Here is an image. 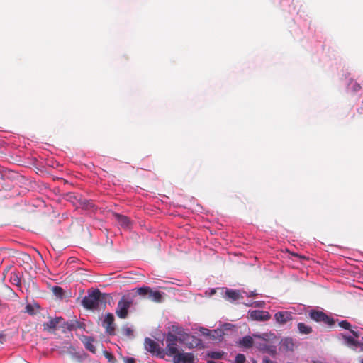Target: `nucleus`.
Listing matches in <instances>:
<instances>
[{
    "label": "nucleus",
    "instance_id": "f257e3e1",
    "mask_svg": "<svg viewBox=\"0 0 363 363\" xmlns=\"http://www.w3.org/2000/svg\"><path fill=\"white\" fill-rule=\"evenodd\" d=\"M106 294L101 293L99 289L89 292L82 300V305L88 310L98 309L101 305H105Z\"/></svg>",
    "mask_w": 363,
    "mask_h": 363
},
{
    "label": "nucleus",
    "instance_id": "f03ea898",
    "mask_svg": "<svg viewBox=\"0 0 363 363\" xmlns=\"http://www.w3.org/2000/svg\"><path fill=\"white\" fill-rule=\"evenodd\" d=\"M133 303V298L130 295H124L118 302L116 308V315L121 319H125L128 315V310Z\"/></svg>",
    "mask_w": 363,
    "mask_h": 363
},
{
    "label": "nucleus",
    "instance_id": "7ed1b4c3",
    "mask_svg": "<svg viewBox=\"0 0 363 363\" xmlns=\"http://www.w3.org/2000/svg\"><path fill=\"white\" fill-rule=\"evenodd\" d=\"M166 354L172 357H174L179 351L177 346V342H182L183 340L179 338L177 335L169 333L167 335L166 339Z\"/></svg>",
    "mask_w": 363,
    "mask_h": 363
},
{
    "label": "nucleus",
    "instance_id": "20e7f679",
    "mask_svg": "<svg viewBox=\"0 0 363 363\" xmlns=\"http://www.w3.org/2000/svg\"><path fill=\"white\" fill-rule=\"evenodd\" d=\"M137 293L140 296H147V298L155 303H161L162 301V296L160 291H153L149 286H143L137 289Z\"/></svg>",
    "mask_w": 363,
    "mask_h": 363
},
{
    "label": "nucleus",
    "instance_id": "39448f33",
    "mask_svg": "<svg viewBox=\"0 0 363 363\" xmlns=\"http://www.w3.org/2000/svg\"><path fill=\"white\" fill-rule=\"evenodd\" d=\"M144 347L147 352L153 355L160 357H163L164 355V350H161L159 344L149 337L145 338Z\"/></svg>",
    "mask_w": 363,
    "mask_h": 363
},
{
    "label": "nucleus",
    "instance_id": "423d86ee",
    "mask_svg": "<svg viewBox=\"0 0 363 363\" xmlns=\"http://www.w3.org/2000/svg\"><path fill=\"white\" fill-rule=\"evenodd\" d=\"M310 318L318 323H323L328 325H333L334 324L333 318L327 315L325 313L319 311L313 310L309 313Z\"/></svg>",
    "mask_w": 363,
    "mask_h": 363
},
{
    "label": "nucleus",
    "instance_id": "0eeeda50",
    "mask_svg": "<svg viewBox=\"0 0 363 363\" xmlns=\"http://www.w3.org/2000/svg\"><path fill=\"white\" fill-rule=\"evenodd\" d=\"M174 363H195V357L191 352H179L173 357Z\"/></svg>",
    "mask_w": 363,
    "mask_h": 363
},
{
    "label": "nucleus",
    "instance_id": "6e6552de",
    "mask_svg": "<svg viewBox=\"0 0 363 363\" xmlns=\"http://www.w3.org/2000/svg\"><path fill=\"white\" fill-rule=\"evenodd\" d=\"M114 316L112 313H108L104 318L103 321V327L105 328L106 332L113 335L115 334Z\"/></svg>",
    "mask_w": 363,
    "mask_h": 363
},
{
    "label": "nucleus",
    "instance_id": "1a4fd4ad",
    "mask_svg": "<svg viewBox=\"0 0 363 363\" xmlns=\"http://www.w3.org/2000/svg\"><path fill=\"white\" fill-rule=\"evenodd\" d=\"M113 216L121 228L124 229L130 228L131 221L128 216L117 213H114Z\"/></svg>",
    "mask_w": 363,
    "mask_h": 363
},
{
    "label": "nucleus",
    "instance_id": "9d476101",
    "mask_svg": "<svg viewBox=\"0 0 363 363\" xmlns=\"http://www.w3.org/2000/svg\"><path fill=\"white\" fill-rule=\"evenodd\" d=\"M250 317L254 320L266 321L270 319L271 315L267 311H252L250 313Z\"/></svg>",
    "mask_w": 363,
    "mask_h": 363
},
{
    "label": "nucleus",
    "instance_id": "9b49d317",
    "mask_svg": "<svg viewBox=\"0 0 363 363\" xmlns=\"http://www.w3.org/2000/svg\"><path fill=\"white\" fill-rule=\"evenodd\" d=\"M274 318L279 324H285L292 319L291 314L288 311H279L274 315Z\"/></svg>",
    "mask_w": 363,
    "mask_h": 363
},
{
    "label": "nucleus",
    "instance_id": "f8f14e48",
    "mask_svg": "<svg viewBox=\"0 0 363 363\" xmlns=\"http://www.w3.org/2000/svg\"><path fill=\"white\" fill-rule=\"evenodd\" d=\"M63 320L61 317H57L54 319H50L48 322L44 323L43 330L46 331H51L56 328L57 325Z\"/></svg>",
    "mask_w": 363,
    "mask_h": 363
},
{
    "label": "nucleus",
    "instance_id": "ddd939ff",
    "mask_svg": "<svg viewBox=\"0 0 363 363\" xmlns=\"http://www.w3.org/2000/svg\"><path fill=\"white\" fill-rule=\"evenodd\" d=\"M225 296L230 299L231 301H236L240 298H242V296L240 295L239 291L233 290V289H228L225 291Z\"/></svg>",
    "mask_w": 363,
    "mask_h": 363
},
{
    "label": "nucleus",
    "instance_id": "4468645a",
    "mask_svg": "<svg viewBox=\"0 0 363 363\" xmlns=\"http://www.w3.org/2000/svg\"><path fill=\"white\" fill-rule=\"evenodd\" d=\"M240 344L246 348H250L254 344L253 338L251 336H245L240 340Z\"/></svg>",
    "mask_w": 363,
    "mask_h": 363
},
{
    "label": "nucleus",
    "instance_id": "2eb2a0df",
    "mask_svg": "<svg viewBox=\"0 0 363 363\" xmlns=\"http://www.w3.org/2000/svg\"><path fill=\"white\" fill-rule=\"evenodd\" d=\"M339 326L344 329L349 330L350 331V333H352L354 337H359L358 332H357L351 328V324L348 321L342 320L341 322L339 323Z\"/></svg>",
    "mask_w": 363,
    "mask_h": 363
},
{
    "label": "nucleus",
    "instance_id": "dca6fc26",
    "mask_svg": "<svg viewBox=\"0 0 363 363\" xmlns=\"http://www.w3.org/2000/svg\"><path fill=\"white\" fill-rule=\"evenodd\" d=\"M298 331L301 334H309L312 332V328L311 326L306 325L303 323H299L297 325Z\"/></svg>",
    "mask_w": 363,
    "mask_h": 363
},
{
    "label": "nucleus",
    "instance_id": "f3484780",
    "mask_svg": "<svg viewBox=\"0 0 363 363\" xmlns=\"http://www.w3.org/2000/svg\"><path fill=\"white\" fill-rule=\"evenodd\" d=\"M224 354H225V352H222V351H219V352L212 351V352H208L206 355L208 357H209L211 359H220L223 358Z\"/></svg>",
    "mask_w": 363,
    "mask_h": 363
},
{
    "label": "nucleus",
    "instance_id": "a211bd4d",
    "mask_svg": "<svg viewBox=\"0 0 363 363\" xmlns=\"http://www.w3.org/2000/svg\"><path fill=\"white\" fill-rule=\"evenodd\" d=\"M52 291L57 298H62L64 296V290L62 287L55 286L52 288Z\"/></svg>",
    "mask_w": 363,
    "mask_h": 363
},
{
    "label": "nucleus",
    "instance_id": "6ab92c4d",
    "mask_svg": "<svg viewBox=\"0 0 363 363\" xmlns=\"http://www.w3.org/2000/svg\"><path fill=\"white\" fill-rule=\"evenodd\" d=\"M268 344L265 341V339H264L263 342L260 343H256V347L261 352H264L268 347Z\"/></svg>",
    "mask_w": 363,
    "mask_h": 363
},
{
    "label": "nucleus",
    "instance_id": "aec40b11",
    "mask_svg": "<svg viewBox=\"0 0 363 363\" xmlns=\"http://www.w3.org/2000/svg\"><path fill=\"white\" fill-rule=\"evenodd\" d=\"M93 339L89 338L87 342L85 343V347L87 350H89L91 352H95L96 348L95 346L93 345Z\"/></svg>",
    "mask_w": 363,
    "mask_h": 363
},
{
    "label": "nucleus",
    "instance_id": "412c9836",
    "mask_svg": "<svg viewBox=\"0 0 363 363\" xmlns=\"http://www.w3.org/2000/svg\"><path fill=\"white\" fill-rule=\"evenodd\" d=\"M11 279H12L13 284H15L16 285H21V279L16 273L12 272Z\"/></svg>",
    "mask_w": 363,
    "mask_h": 363
},
{
    "label": "nucleus",
    "instance_id": "4be33fe9",
    "mask_svg": "<svg viewBox=\"0 0 363 363\" xmlns=\"http://www.w3.org/2000/svg\"><path fill=\"white\" fill-rule=\"evenodd\" d=\"M122 333L124 335L127 337H131L133 335V330L128 327L123 328Z\"/></svg>",
    "mask_w": 363,
    "mask_h": 363
},
{
    "label": "nucleus",
    "instance_id": "5701e85b",
    "mask_svg": "<svg viewBox=\"0 0 363 363\" xmlns=\"http://www.w3.org/2000/svg\"><path fill=\"white\" fill-rule=\"evenodd\" d=\"M264 352L268 353L272 356H275L277 354V349L274 346L268 345Z\"/></svg>",
    "mask_w": 363,
    "mask_h": 363
},
{
    "label": "nucleus",
    "instance_id": "b1692460",
    "mask_svg": "<svg viewBox=\"0 0 363 363\" xmlns=\"http://www.w3.org/2000/svg\"><path fill=\"white\" fill-rule=\"evenodd\" d=\"M245 357L242 354H238L235 357V363H245Z\"/></svg>",
    "mask_w": 363,
    "mask_h": 363
},
{
    "label": "nucleus",
    "instance_id": "393cba45",
    "mask_svg": "<svg viewBox=\"0 0 363 363\" xmlns=\"http://www.w3.org/2000/svg\"><path fill=\"white\" fill-rule=\"evenodd\" d=\"M345 340H347V343L353 345H356L357 343V340H355L352 337H350V336L346 337Z\"/></svg>",
    "mask_w": 363,
    "mask_h": 363
},
{
    "label": "nucleus",
    "instance_id": "a878e982",
    "mask_svg": "<svg viewBox=\"0 0 363 363\" xmlns=\"http://www.w3.org/2000/svg\"><path fill=\"white\" fill-rule=\"evenodd\" d=\"M125 363H135V359L133 357H125L124 358Z\"/></svg>",
    "mask_w": 363,
    "mask_h": 363
},
{
    "label": "nucleus",
    "instance_id": "bb28decb",
    "mask_svg": "<svg viewBox=\"0 0 363 363\" xmlns=\"http://www.w3.org/2000/svg\"><path fill=\"white\" fill-rule=\"evenodd\" d=\"M106 357L109 360V361H112V360H114L115 359V357L114 356L109 353V352H106V354H105Z\"/></svg>",
    "mask_w": 363,
    "mask_h": 363
},
{
    "label": "nucleus",
    "instance_id": "cd10ccee",
    "mask_svg": "<svg viewBox=\"0 0 363 363\" xmlns=\"http://www.w3.org/2000/svg\"><path fill=\"white\" fill-rule=\"evenodd\" d=\"M263 363H277V362L270 360L268 357H264Z\"/></svg>",
    "mask_w": 363,
    "mask_h": 363
},
{
    "label": "nucleus",
    "instance_id": "c85d7f7f",
    "mask_svg": "<svg viewBox=\"0 0 363 363\" xmlns=\"http://www.w3.org/2000/svg\"><path fill=\"white\" fill-rule=\"evenodd\" d=\"M360 89H361V86H360V85H359V84H357V83H356V84H354V86H353V90H354V91H359V90H360Z\"/></svg>",
    "mask_w": 363,
    "mask_h": 363
},
{
    "label": "nucleus",
    "instance_id": "c756f323",
    "mask_svg": "<svg viewBox=\"0 0 363 363\" xmlns=\"http://www.w3.org/2000/svg\"><path fill=\"white\" fill-rule=\"evenodd\" d=\"M6 340V337L4 334L0 333V345L3 344Z\"/></svg>",
    "mask_w": 363,
    "mask_h": 363
},
{
    "label": "nucleus",
    "instance_id": "7c9ffc66",
    "mask_svg": "<svg viewBox=\"0 0 363 363\" xmlns=\"http://www.w3.org/2000/svg\"><path fill=\"white\" fill-rule=\"evenodd\" d=\"M31 309H32V308H31V306L30 305H28L26 306V311L27 312L30 313L31 311Z\"/></svg>",
    "mask_w": 363,
    "mask_h": 363
},
{
    "label": "nucleus",
    "instance_id": "2f4dec72",
    "mask_svg": "<svg viewBox=\"0 0 363 363\" xmlns=\"http://www.w3.org/2000/svg\"><path fill=\"white\" fill-rule=\"evenodd\" d=\"M256 295H257V294H256V293H255V292H252V293H250V294H249V295H248V296H249V297H254V296H255Z\"/></svg>",
    "mask_w": 363,
    "mask_h": 363
},
{
    "label": "nucleus",
    "instance_id": "473e14b6",
    "mask_svg": "<svg viewBox=\"0 0 363 363\" xmlns=\"http://www.w3.org/2000/svg\"><path fill=\"white\" fill-rule=\"evenodd\" d=\"M254 336L256 337H259V338L261 337L260 335H254Z\"/></svg>",
    "mask_w": 363,
    "mask_h": 363
},
{
    "label": "nucleus",
    "instance_id": "72a5a7b5",
    "mask_svg": "<svg viewBox=\"0 0 363 363\" xmlns=\"http://www.w3.org/2000/svg\"><path fill=\"white\" fill-rule=\"evenodd\" d=\"M361 363H363V359L361 360Z\"/></svg>",
    "mask_w": 363,
    "mask_h": 363
}]
</instances>
